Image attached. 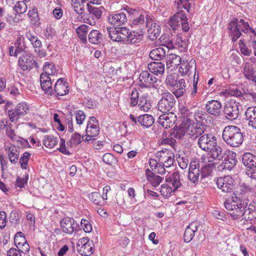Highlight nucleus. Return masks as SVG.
I'll list each match as a JSON object with an SVG mask.
<instances>
[{"instance_id": "nucleus-19", "label": "nucleus", "mask_w": 256, "mask_h": 256, "mask_svg": "<svg viewBox=\"0 0 256 256\" xmlns=\"http://www.w3.org/2000/svg\"><path fill=\"white\" fill-rule=\"evenodd\" d=\"M204 126L200 125L199 124H194L192 125H189L186 128V136L194 140L200 136L204 132Z\"/></svg>"}, {"instance_id": "nucleus-17", "label": "nucleus", "mask_w": 256, "mask_h": 256, "mask_svg": "<svg viewBox=\"0 0 256 256\" xmlns=\"http://www.w3.org/2000/svg\"><path fill=\"white\" fill-rule=\"evenodd\" d=\"M158 119V122L165 128L172 127L176 120V116L174 112H162Z\"/></svg>"}, {"instance_id": "nucleus-41", "label": "nucleus", "mask_w": 256, "mask_h": 256, "mask_svg": "<svg viewBox=\"0 0 256 256\" xmlns=\"http://www.w3.org/2000/svg\"><path fill=\"white\" fill-rule=\"evenodd\" d=\"M165 56V50L162 47H159L152 50L149 54L150 58L156 60H162Z\"/></svg>"}, {"instance_id": "nucleus-24", "label": "nucleus", "mask_w": 256, "mask_h": 256, "mask_svg": "<svg viewBox=\"0 0 256 256\" xmlns=\"http://www.w3.org/2000/svg\"><path fill=\"white\" fill-rule=\"evenodd\" d=\"M109 23L114 26H120L126 22L127 18L124 12L110 14L108 16Z\"/></svg>"}, {"instance_id": "nucleus-3", "label": "nucleus", "mask_w": 256, "mask_h": 256, "mask_svg": "<svg viewBox=\"0 0 256 256\" xmlns=\"http://www.w3.org/2000/svg\"><path fill=\"white\" fill-rule=\"evenodd\" d=\"M228 29L232 41H236L240 37L241 31L247 33L250 30L254 36H256V31L250 28L248 24L244 22L242 19L240 20L237 18L234 19L228 24Z\"/></svg>"}, {"instance_id": "nucleus-11", "label": "nucleus", "mask_w": 256, "mask_h": 256, "mask_svg": "<svg viewBox=\"0 0 256 256\" xmlns=\"http://www.w3.org/2000/svg\"><path fill=\"white\" fill-rule=\"evenodd\" d=\"M216 184L218 188L226 193L232 192L235 186L234 180L230 176L218 178L217 179Z\"/></svg>"}, {"instance_id": "nucleus-55", "label": "nucleus", "mask_w": 256, "mask_h": 256, "mask_svg": "<svg viewBox=\"0 0 256 256\" xmlns=\"http://www.w3.org/2000/svg\"><path fill=\"white\" fill-rule=\"evenodd\" d=\"M44 74L48 76L54 75L56 73V68L52 62H46L43 67Z\"/></svg>"}, {"instance_id": "nucleus-58", "label": "nucleus", "mask_w": 256, "mask_h": 256, "mask_svg": "<svg viewBox=\"0 0 256 256\" xmlns=\"http://www.w3.org/2000/svg\"><path fill=\"white\" fill-rule=\"evenodd\" d=\"M190 0H178L177 5L178 8H184L188 12H190Z\"/></svg>"}, {"instance_id": "nucleus-7", "label": "nucleus", "mask_w": 256, "mask_h": 256, "mask_svg": "<svg viewBox=\"0 0 256 256\" xmlns=\"http://www.w3.org/2000/svg\"><path fill=\"white\" fill-rule=\"evenodd\" d=\"M242 106L238 102L230 101L227 102L224 108L226 118L229 120H236L240 114V108Z\"/></svg>"}, {"instance_id": "nucleus-21", "label": "nucleus", "mask_w": 256, "mask_h": 256, "mask_svg": "<svg viewBox=\"0 0 256 256\" xmlns=\"http://www.w3.org/2000/svg\"><path fill=\"white\" fill-rule=\"evenodd\" d=\"M87 6L90 14L93 18V20H90L88 24L90 25H94L96 23V20H98L101 18L104 8L102 6H92L89 4H88Z\"/></svg>"}, {"instance_id": "nucleus-47", "label": "nucleus", "mask_w": 256, "mask_h": 256, "mask_svg": "<svg viewBox=\"0 0 256 256\" xmlns=\"http://www.w3.org/2000/svg\"><path fill=\"white\" fill-rule=\"evenodd\" d=\"M179 110L180 114L184 118H186V120L192 116V108L188 106L186 103L180 104Z\"/></svg>"}, {"instance_id": "nucleus-22", "label": "nucleus", "mask_w": 256, "mask_h": 256, "mask_svg": "<svg viewBox=\"0 0 256 256\" xmlns=\"http://www.w3.org/2000/svg\"><path fill=\"white\" fill-rule=\"evenodd\" d=\"M140 86L142 87H149L151 84H154L157 82L158 78L150 74L149 72L142 71L139 77Z\"/></svg>"}, {"instance_id": "nucleus-15", "label": "nucleus", "mask_w": 256, "mask_h": 256, "mask_svg": "<svg viewBox=\"0 0 256 256\" xmlns=\"http://www.w3.org/2000/svg\"><path fill=\"white\" fill-rule=\"evenodd\" d=\"M146 26L148 28V36L152 40H155L159 36L160 32V26L150 18V16H146Z\"/></svg>"}, {"instance_id": "nucleus-50", "label": "nucleus", "mask_w": 256, "mask_h": 256, "mask_svg": "<svg viewBox=\"0 0 256 256\" xmlns=\"http://www.w3.org/2000/svg\"><path fill=\"white\" fill-rule=\"evenodd\" d=\"M176 190L174 189V188L172 186L169 184H163L161 186L160 192L161 194L165 197H168L172 192L176 191Z\"/></svg>"}, {"instance_id": "nucleus-5", "label": "nucleus", "mask_w": 256, "mask_h": 256, "mask_svg": "<svg viewBox=\"0 0 256 256\" xmlns=\"http://www.w3.org/2000/svg\"><path fill=\"white\" fill-rule=\"evenodd\" d=\"M242 161L246 167V174L251 178L256 180V156L249 152L245 153Z\"/></svg>"}, {"instance_id": "nucleus-32", "label": "nucleus", "mask_w": 256, "mask_h": 256, "mask_svg": "<svg viewBox=\"0 0 256 256\" xmlns=\"http://www.w3.org/2000/svg\"><path fill=\"white\" fill-rule=\"evenodd\" d=\"M246 120L248 121V125L256 129V107L248 108L246 112Z\"/></svg>"}, {"instance_id": "nucleus-54", "label": "nucleus", "mask_w": 256, "mask_h": 256, "mask_svg": "<svg viewBox=\"0 0 256 256\" xmlns=\"http://www.w3.org/2000/svg\"><path fill=\"white\" fill-rule=\"evenodd\" d=\"M178 76L177 74H171L167 76L166 79V83L172 87H174L178 82Z\"/></svg>"}, {"instance_id": "nucleus-23", "label": "nucleus", "mask_w": 256, "mask_h": 256, "mask_svg": "<svg viewBox=\"0 0 256 256\" xmlns=\"http://www.w3.org/2000/svg\"><path fill=\"white\" fill-rule=\"evenodd\" d=\"M20 233L16 234L14 242L20 252L25 254L30 250V247L24 236H20Z\"/></svg>"}, {"instance_id": "nucleus-6", "label": "nucleus", "mask_w": 256, "mask_h": 256, "mask_svg": "<svg viewBox=\"0 0 256 256\" xmlns=\"http://www.w3.org/2000/svg\"><path fill=\"white\" fill-rule=\"evenodd\" d=\"M100 132V127L98 120L94 116H90L87 123L86 129V134L82 136L84 141H89L97 136Z\"/></svg>"}, {"instance_id": "nucleus-45", "label": "nucleus", "mask_w": 256, "mask_h": 256, "mask_svg": "<svg viewBox=\"0 0 256 256\" xmlns=\"http://www.w3.org/2000/svg\"><path fill=\"white\" fill-rule=\"evenodd\" d=\"M145 16L144 14H140L138 18H134L131 22V26L134 28H138V30L144 31L145 26Z\"/></svg>"}, {"instance_id": "nucleus-26", "label": "nucleus", "mask_w": 256, "mask_h": 256, "mask_svg": "<svg viewBox=\"0 0 256 256\" xmlns=\"http://www.w3.org/2000/svg\"><path fill=\"white\" fill-rule=\"evenodd\" d=\"M198 226L199 224L196 221L192 222L189 224L184 233V239L185 242H189L192 240Z\"/></svg>"}, {"instance_id": "nucleus-44", "label": "nucleus", "mask_w": 256, "mask_h": 256, "mask_svg": "<svg viewBox=\"0 0 256 256\" xmlns=\"http://www.w3.org/2000/svg\"><path fill=\"white\" fill-rule=\"evenodd\" d=\"M89 30V26L86 24H82L76 29V32L80 39L84 43L87 42L86 34Z\"/></svg>"}, {"instance_id": "nucleus-12", "label": "nucleus", "mask_w": 256, "mask_h": 256, "mask_svg": "<svg viewBox=\"0 0 256 256\" xmlns=\"http://www.w3.org/2000/svg\"><path fill=\"white\" fill-rule=\"evenodd\" d=\"M157 156L159 158L160 163L167 168L172 166L174 162V154L172 151L167 149L158 152Z\"/></svg>"}, {"instance_id": "nucleus-42", "label": "nucleus", "mask_w": 256, "mask_h": 256, "mask_svg": "<svg viewBox=\"0 0 256 256\" xmlns=\"http://www.w3.org/2000/svg\"><path fill=\"white\" fill-rule=\"evenodd\" d=\"M20 155V150L18 147L14 146H10L8 150V156L10 162L12 164L17 163Z\"/></svg>"}, {"instance_id": "nucleus-53", "label": "nucleus", "mask_w": 256, "mask_h": 256, "mask_svg": "<svg viewBox=\"0 0 256 256\" xmlns=\"http://www.w3.org/2000/svg\"><path fill=\"white\" fill-rule=\"evenodd\" d=\"M89 199L94 204L101 206V202L104 203L102 196L97 192H93L88 194Z\"/></svg>"}, {"instance_id": "nucleus-27", "label": "nucleus", "mask_w": 256, "mask_h": 256, "mask_svg": "<svg viewBox=\"0 0 256 256\" xmlns=\"http://www.w3.org/2000/svg\"><path fill=\"white\" fill-rule=\"evenodd\" d=\"M223 154L224 156L225 154L224 152ZM236 152H232L226 157L224 156L222 159L220 160L222 161L220 165L223 166L224 169L231 170L233 168L236 164Z\"/></svg>"}, {"instance_id": "nucleus-29", "label": "nucleus", "mask_w": 256, "mask_h": 256, "mask_svg": "<svg viewBox=\"0 0 256 256\" xmlns=\"http://www.w3.org/2000/svg\"><path fill=\"white\" fill-rule=\"evenodd\" d=\"M224 204L225 208L230 207L236 208V206H237V208H245L246 207V206H242L241 200L234 193L232 194L230 196L226 199Z\"/></svg>"}, {"instance_id": "nucleus-56", "label": "nucleus", "mask_w": 256, "mask_h": 256, "mask_svg": "<svg viewBox=\"0 0 256 256\" xmlns=\"http://www.w3.org/2000/svg\"><path fill=\"white\" fill-rule=\"evenodd\" d=\"M28 15L30 18V22L33 24H36L39 18L38 14V10L36 8H33L28 12Z\"/></svg>"}, {"instance_id": "nucleus-14", "label": "nucleus", "mask_w": 256, "mask_h": 256, "mask_svg": "<svg viewBox=\"0 0 256 256\" xmlns=\"http://www.w3.org/2000/svg\"><path fill=\"white\" fill-rule=\"evenodd\" d=\"M222 108V104L216 100H209L205 106L206 110L208 114L215 118L221 116Z\"/></svg>"}, {"instance_id": "nucleus-13", "label": "nucleus", "mask_w": 256, "mask_h": 256, "mask_svg": "<svg viewBox=\"0 0 256 256\" xmlns=\"http://www.w3.org/2000/svg\"><path fill=\"white\" fill-rule=\"evenodd\" d=\"M94 244L88 238H84L78 241V250L80 254L84 256H90L94 252Z\"/></svg>"}, {"instance_id": "nucleus-34", "label": "nucleus", "mask_w": 256, "mask_h": 256, "mask_svg": "<svg viewBox=\"0 0 256 256\" xmlns=\"http://www.w3.org/2000/svg\"><path fill=\"white\" fill-rule=\"evenodd\" d=\"M150 72L154 74H162L164 72V64L162 62H150L148 65Z\"/></svg>"}, {"instance_id": "nucleus-37", "label": "nucleus", "mask_w": 256, "mask_h": 256, "mask_svg": "<svg viewBox=\"0 0 256 256\" xmlns=\"http://www.w3.org/2000/svg\"><path fill=\"white\" fill-rule=\"evenodd\" d=\"M146 176L148 181L154 187L158 186L162 181V178L151 172L149 169L146 170Z\"/></svg>"}, {"instance_id": "nucleus-30", "label": "nucleus", "mask_w": 256, "mask_h": 256, "mask_svg": "<svg viewBox=\"0 0 256 256\" xmlns=\"http://www.w3.org/2000/svg\"><path fill=\"white\" fill-rule=\"evenodd\" d=\"M54 91L58 96L66 95L68 92V83L63 78H59L54 85Z\"/></svg>"}, {"instance_id": "nucleus-49", "label": "nucleus", "mask_w": 256, "mask_h": 256, "mask_svg": "<svg viewBox=\"0 0 256 256\" xmlns=\"http://www.w3.org/2000/svg\"><path fill=\"white\" fill-rule=\"evenodd\" d=\"M140 96L136 88H133L130 94V104L132 107L137 106Z\"/></svg>"}, {"instance_id": "nucleus-36", "label": "nucleus", "mask_w": 256, "mask_h": 256, "mask_svg": "<svg viewBox=\"0 0 256 256\" xmlns=\"http://www.w3.org/2000/svg\"><path fill=\"white\" fill-rule=\"evenodd\" d=\"M166 182L174 188V189L177 190L181 186L180 181V174L178 172H174L170 176H166Z\"/></svg>"}, {"instance_id": "nucleus-40", "label": "nucleus", "mask_w": 256, "mask_h": 256, "mask_svg": "<svg viewBox=\"0 0 256 256\" xmlns=\"http://www.w3.org/2000/svg\"><path fill=\"white\" fill-rule=\"evenodd\" d=\"M88 40L90 42L98 44L102 41V34L98 30H93L90 32L88 36Z\"/></svg>"}, {"instance_id": "nucleus-59", "label": "nucleus", "mask_w": 256, "mask_h": 256, "mask_svg": "<svg viewBox=\"0 0 256 256\" xmlns=\"http://www.w3.org/2000/svg\"><path fill=\"white\" fill-rule=\"evenodd\" d=\"M75 114L76 124L78 125L82 124L86 118L84 112L82 110H78L76 111Z\"/></svg>"}, {"instance_id": "nucleus-46", "label": "nucleus", "mask_w": 256, "mask_h": 256, "mask_svg": "<svg viewBox=\"0 0 256 256\" xmlns=\"http://www.w3.org/2000/svg\"><path fill=\"white\" fill-rule=\"evenodd\" d=\"M160 40L162 43L161 45L166 46L168 48H174V41L172 36L170 37L167 34H163L160 37Z\"/></svg>"}, {"instance_id": "nucleus-1", "label": "nucleus", "mask_w": 256, "mask_h": 256, "mask_svg": "<svg viewBox=\"0 0 256 256\" xmlns=\"http://www.w3.org/2000/svg\"><path fill=\"white\" fill-rule=\"evenodd\" d=\"M198 144L202 150L208 152L201 157L204 164L220 160L224 157L222 148L217 144L216 139L212 134H204L201 136Z\"/></svg>"}, {"instance_id": "nucleus-61", "label": "nucleus", "mask_w": 256, "mask_h": 256, "mask_svg": "<svg viewBox=\"0 0 256 256\" xmlns=\"http://www.w3.org/2000/svg\"><path fill=\"white\" fill-rule=\"evenodd\" d=\"M168 24L173 30H176L180 26V21L176 16L175 14L170 18Z\"/></svg>"}, {"instance_id": "nucleus-38", "label": "nucleus", "mask_w": 256, "mask_h": 256, "mask_svg": "<svg viewBox=\"0 0 256 256\" xmlns=\"http://www.w3.org/2000/svg\"><path fill=\"white\" fill-rule=\"evenodd\" d=\"M26 37L30 42V43L34 48L36 52H37L38 48H41L42 46V42L38 38L35 34L32 32L30 31L28 32L26 34Z\"/></svg>"}, {"instance_id": "nucleus-63", "label": "nucleus", "mask_w": 256, "mask_h": 256, "mask_svg": "<svg viewBox=\"0 0 256 256\" xmlns=\"http://www.w3.org/2000/svg\"><path fill=\"white\" fill-rule=\"evenodd\" d=\"M102 160L104 163L112 165L115 161V158L112 154L110 153H106L103 156Z\"/></svg>"}, {"instance_id": "nucleus-48", "label": "nucleus", "mask_w": 256, "mask_h": 256, "mask_svg": "<svg viewBox=\"0 0 256 256\" xmlns=\"http://www.w3.org/2000/svg\"><path fill=\"white\" fill-rule=\"evenodd\" d=\"M58 138L52 136H46L43 140L44 146L49 148H54L58 144Z\"/></svg>"}, {"instance_id": "nucleus-4", "label": "nucleus", "mask_w": 256, "mask_h": 256, "mask_svg": "<svg viewBox=\"0 0 256 256\" xmlns=\"http://www.w3.org/2000/svg\"><path fill=\"white\" fill-rule=\"evenodd\" d=\"M176 100L174 95L169 92H164L158 104V108L161 112H170L175 106Z\"/></svg>"}, {"instance_id": "nucleus-62", "label": "nucleus", "mask_w": 256, "mask_h": 256, "mask_svg": "<svg viewBox=\"0 0 256 256\" xmlns=\"http://www.w3.org/2000/svg\"><path fill=\"white\" fill-rule=\"evenodd\" d=\"M178 162L180 167L182 169L186 168L189 163V161L187 157L180 156L178 158Z\"/></svg>"}, {"instance_id": "nucleus-28", "label": "nucleus", "mask_w": 256, "mask_h": 256, "mask_svg": "<svg viewBox=\"0 0 256 256\" xmlns=\"http://www.w3.org/2000/svg\"><path fill=\"white\" fill-rule=\"evenodd\" d=\"M243 70L242 71L244 78L256 84V76L254 74L253 66L248 62L245 61L243 64Z\"/></svg>"}, {"instance_id": "nucleus-8", "label": "nucleus", "mask_w": 256, "mask_h": 256, "mask_svg": "<svg viewBox=\"0 0 256 256\" xmlns=\"http://www.w3.org/2000/svg\"><path fill=\"white\" fill-rule=\"evenodd\" d=\"M110 38L114 42H124L126 40L128 34V28L126 27L107 28Z\"/></svg>"}, {"instance_id": "nucleus-43", "label": "nucleus", "mask_w": 256, "mask_h": 256, "mask_svg": "<svg viewBox=\"0 0 256 256\" xmlns=\"http://www.w3.org/2000/svg\"><path fill=\"white\" fill-rule=\"evenodd\" d=\"M204 164V165L202 167L200 170L202 178H206L210 176L216 166V164L214 162Z\"/></svg>"}, {"instance_id": "nucleus-31", "label": "nucleus", "mask_w": 256, "mask_h": 256, "mask_svg": "<svg viewBox=\"0 0 256 256\" xmlns=\"http://www.w3.org/2000/svg\"><path fill=\"white\" fill-rule=\"evenodd\" d=\"M166 66L168 68L174 69L178 66H180L182 62L180 56L174 54L168 55L166 58Z\"/></svg>"}, {"instance_id": "nucleus-2", "label": "nucleus", "mask_w": 256, "mask_h": 256, "mask_svg": "<svg viewBox=\"0 0 256 256\" xmlns=\"http://www.w3.org/2000/svg\"><path fill=\"white\" fill-rule=\"evenodd\" d=\"M222 136L226 144L232 147L239 146L244 140L240 130L234 126L225 127Z\"/></svg>"}, {"instance_id": "nucleus-10", "label": "nucleus", "mask_w": 256, "mask_h": 256, "mask_svg": "<svg viewBox=\"0 0 256 256\" xmlns=\"http://www.w3.org/2000/svg\"><path fill=\"white\" fill-rule=\"evenodd\" d=\"M29 108L28 105L25 102H21L12 110L8 112L10 120L12 122L18 120L21 117L28 114Z\"/></svg>"}, {"instance_id": "nucleus-39", "label": "nucleus", "mask_w": 256, "mask_h": 256, "mask_svg": "<svg viewBox=\"0 0 256 256\" xmlns=\"http://www.w3.org/2000/svg\"><path fill=\"white\" fill-rule=\"evenodd\" d=\"M138 122L142 126L149 128L154 124V119L152 115L145 114L139 116L138 118Z\"/></svg>"}, {"instance_id": "nucleus-33", "label": "nucleus", "mask_w": 256, "mask_h": 256, "mask_svg": "<svg viewBox=\"0 0 256 256\" xmlns=\"http://www.w3.org/2000/svg\"><path fill=\"white\" fill-rule=\"evenodd\" d=\"M144 33V32L142 30L130 32L128 29V36L126 40L131 44L138 43L142 40Z\"/></svg>"}, {"instance_id": "nucleus-16", "label": "nucleus", "mask_w": 256, "mask_h": 256, "mask_svg": "<svg viewBox=\"0 0 256 256\" xmlns=\"http://www.w3.org/2000/svg\"><path fill=\"white\" fill-rule=\"evenodd\" d=\"M200 175V164L198 161L194 160L192 161L189 166L188 174V180L194 184H197Z\"/></svg>"}, {"instance_id": "nucleus-64", "label": "nucleus", "mask_w": 256, "mask_h": 256, "mask_svg": "<svg viewBox=\"0 0 256 256\" xmlns=\"http://www.w3.org/2000/svg\"><path fill=\"white\" fill-rule=\"evenodd\" d=\"M243 98L246 100L256 103V94L254 92H244Z\"/></svg>"}, {"instance_id": "nucleus-9", "label": "nucleus", "mask_w": 256, "mask_h": 256, "mask_svg": "<svg viewBox=\"0 0 256 256\" xmlns=\"http://www.w3.org/2000/svg\"><path fill=\"white\" fill-rule=\"evenodd\" d=\"M196 60L194 58H192L189 61L183 60L179 66L178 72L182 76H193L194 78L196 70Z\"/></svg>"}, {"instance_id": "nucleus-18", "label": "nucleus", "mask_w": 256, "mask_h": 256, "mask_svg": "<svg viewBox=\"0 0 256 256\" xmlns=\"http://www.w3.org/2000/svg\"><path fill=\"white\" fill-rule=\"evenodd\" d=\"M60 225L64 232L72 234L76 228L78 224L74 219L68 217L61 220Z\"/></svg>"}, {"instance_id": "nucleus-20", "label": "nucleus", "mask_w": 256, "mask_h": 256, "mask_svg": "<svg viewBox=\"0 0 256 256\" xmlns=\"http://www.w3.org/2000/svg\"><path fill=\"white\" fill-rule=\"evenodd\" d=\"M34 64L33 56L29 53H25L19 58L18 64L23 70H30Z\"/></svg>"}, {"instance_id": "nucleus-51", "label": "nucleus", "mask_w": 256, "mask_h": 256, "mask_svg": "<svg viewBox=\"0 0 256 256\" xmlns=\"http://www.w3.org/2000/svg\"><path fill=\"white\" fill-rule=\"evenodd\" d=\"M82 136L78 133L75 132L72 134L70 140L67 142V144L72 147L73 144L78 145L82 142Z\"/></svg>"}, {"instance_id": "nucleus-60", "label": "nucleus", "mask_w": 256, "mask_h": 256, "mask_svg": "<svg viewBox=\"0 0 256 256\" xmlns=\"http://www.w3.org/2000/svg\"><path fill=\"white\" fill-rule=\"evenodd\" d=\"M185 135H186V128L184 127L179 128L174 134V138L178 140L182 139Z\"/></svg>"}, {"instance_id": "nucleus-57", "label": "nucleus", "mask_w": 256, "mask_h": 256, "mask_svg": "<svg viewBox=\"0 0 256 256\" xmlns=\"http://www.w3.org/2000/svg\"><path fill=\"white\" fill-rule=\"evenodd\" d=\"M30 154L29 152H25L20 158V163L22 169H26L28 162L30 158Z\"/></svg>"}, {"instance_id": "nucleus-35", "label": "nucleus", "mask_w": 256, "mask_h": 256, "mask_svg": "<svg viewBox=\"0 0 256 256\" xmlns=\"http://www.w3.org/2000/svg\"><path fill=\"white\" fill-rule=\"evenodd\" d=\"M137 106L144 112H146L150 109L152 105L147 94H143L140 96Z\"/></svg>"}, {"instance_id": "nucleus-52", "label": "nucleus", "mask_w": 256, "mask_h": 256, "mask_svg": "<svg viewBox=\"0 0 256 256\" xmlns=\"http://www.w3.org/2000/svg\"><path fill=\"white\" fill-rule=\"evenodd\" d=\"M27 8V5L24 1L17 2L14 7V10L18 14H24Z\"/></svg>"}, {"instance_id": "nucleus-25", "label": "nucleus", "mask_w": 256, "mask_h": 256, "mask_svg": "<svg viewBox=\"0 0 256 256\" xmlns=\"http://www.w3.org/2000/svg\"><path fill=\"white\" fill-rule=\"evenodd\" d=\"M40 86L42 90L50 95L54 94L52 86V80L48 75L42 73L40 76Z\"/></svg>"}]
</instances>
